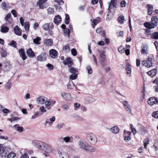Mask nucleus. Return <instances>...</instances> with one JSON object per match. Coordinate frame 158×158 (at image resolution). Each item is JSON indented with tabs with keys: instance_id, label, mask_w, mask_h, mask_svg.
I'll list each match as a JSON object with an SVG mask.
<instances>
[{
	"instance_id": "obj_1",
	"label": "nucleus",
	"mask_w": 158,
	"mask_h": 158,
	"mask_svg": "<svg viewBox=\"0 0 158 158\" xmlns=\"http://www.w3.org/2000/svg\"><path fill=\"white\" fill-rule=\"evenodd\" d=\"M77 146L80 150L90 152H94L96 149L89 145L83 139H80L77 142Z\"/></svg>"
},
{
	"instance_id": "obj_2",
	"label": "nucleus",
	"mask_w": 158,
	"mask_h": 158,
	"mask_svg": "<svg viewBox=\"0 0 158 158\" xmlns=\"http://www.w3.org/2000/svg\"><path fill=\"white\" fill-rule=\"evenodd\" d=\"M86 139L88 142L91 144L95 145L97 142V138L95 134L88 133L86 134Z\"/></svg>"
},
{
	"instance_id": "obj_3",
	"label": "nucleus",
	"mask_w": 158,
	"mask_h": 158,
	"mask_svg": "<svg viewBox=\"0 0 158 158\" xmlns=\"http://www.w3.org/2000/svg\"><path fill=\"white\" fill-rule=\"evenodd\" d=\"M154 59L153 56H150L148 57L147 60H144L142 62V64L146 67L149 68L152 66L153 60Z\"/></svg>"
},
{
	"instance_id": "obj_4",
	"label": "nucleus",
	"mask_w": 158,
	"mask_h": 158,
	"mask_svg": "<svg viewBox=\"0 0 158 158\" xmlns=\"http://www.w3.org/2000/svg\"><path fill=\"white\" fill-rule=\"evenodd\" d=\"M99 59L101 65L104 67L106 66L107 61L105 52L104 51H102L100 53Z\"/></svg>"
},
{
	"instance_id": "obj_5",
	"label": "nucleus",
	"mask_w": 158,
	"mask_h": 158,
	"mask_svg": "<svg viewBox=\"0 0 158 158\" xmlns=\"http://www.w3.org/2000/svg\"><path fill=\"white\" fill-rule=\"evenodd\" d=\"M57 150L60 158H70L69 155L63 151L62 148L58 147Z\"/></svg>"
},
{
	"instance_id": "obj_6",
	"label": "nucleus",
	"mask_w": 158,
	"mask_h": 158,
	"mask_svg": "<svg viewBox=\"0 0 158 158\" xmlns=\"http://www.w3.org/2000/svg\"><path fill=\"white\" fill-rule=\"evenodd\" d=\"M44 151L45 152L43 153V155L47 157L48 156L49 153H52L53 151V149L50 145L46 144Z\"/></svg>"
},
{
	"instance_id": "obj_7",
	"label": "nucleus",
	"mask_w": 158,
	"mask_h": 158,
	"mask_svg": "<svg viewBox=\"0 0 158 158\" xmlns=\"http://www.w3.org/2000/svg\"><path fill=\"white\" fill-rule=\"evenodd\" d=\"M47 99L46 97L41 96L37 98V102L39 104L43 105L44 104L45 106H46V103L47 102Z\"/></svg>"
},
{
	"instance_id": "obj_8",
	"label": "nucleus",
	"mask_w": 158,
	"mask_h": 158,
	"mask_svg": "<svg viewBox=\"0 0 158 158\" xmlns=\"http://www.w3.org/2000/svg\"><path fill=\"white\" fill-rule=\"evenodd\" d=\"M36 144V146L37 148L41 150L44 151L45 149V146H46V143L41 141H35Z\"/></svg>"
},
{
	"instance_id": "obj_9",
	"label": "nucleus",
	"mask_w": 158,
	"mask_h": 158,
	"mask_svg": "<svg viewBox=\"0 0 158 158\" xmlns=\"http://www.w3.org/2000/svg\"><path fill=\"white\" fill-rule=\"evenodd\" d=\"M108 4H109L108 10H110V9L113 8L114 11H115V8H116L117 1L115 0H111L110 2H108Z\"/></svg>"
},
{
	"instance_id": "obj_10",
	"label": "nucleus",
	"mask_w": 158,
	"mask_h": 158,
	"mask_svg": "<svg viewBox=\"0 0 158 158\" xmlns=\"http://www.w3.org/2000/svg\"><path fill=\"white\" fill-rule=\"evenodd\" d=\"M124 140L126 142L128 141L131 139V132L125 130L124 131Z\"/></svg>"
},
{
	"instance_id": "obj_11",
	"label": "nucleus",
	"mask_w": 158,
	"mask_h": 158,
	"mask_svg": "<svg viewBox=\"0 0 158 158\" xmlns=\"http://www.w3.org/2000/svg\"><path fill=\"white\" fill-rule=\"evenodd\" d=\"M148 104L151 106L156 104L158 103V99L154 97L150 98L148 99Z\"/></svg>"
},
{
	"instance_id": "obj_12",
	"label": "nucleus",
	"mask_w": 158,
	"mask_h": 158,
	"mask_svg": "<svg viewBox=\"0 0 158 158\" xmlns=\"http://www.w3.org/2000/svg\"><path fill=\"white\" fill-rule=\"evenodd\" d=\"M123 104L124 108L129 113L131 114V109L130 105L128 104L127 101H124L123 102Z\"/></svg>"
},
{
	"instance_id": "obj_13",
	"label": "nucleus",
	"mask_w": 158,
	"mask_h": 158,
	"mask_svg": "<svg viewBox=\"0 0 158 158\" xmlns=\"http://www.w3.org/2000/svg\"><path fill=\"white\" fill-rule=\"evenodd\" d=\"M47 54L45 52H42L37 57V60L40 61H43L46 59Z\"/></svg>"
},
{
	"instance_id": "obj_14",
	"label": "nucleus",
	"mask_w": 158,
	"mask_h": 158,
	"mask_svg": "<svg viewBox=\"0 0 158 158\" xmlns=\"http://www.w3.org/2000/svg\"><path fill=\"white\" fill-rule=\"evenodd\" d=\"M56 103V101L53 100H47L46 103V106L48 110H50L52 106H53Z\"/></svg>"
},
{
	"instance_id": "obj_15",
	"label": "nucleus",
	"mask_w": 158,
	"mask_h": 158,
	"mask_svg": "<svg viewBox=\"0 0 158 158\" xmlns=\"http://www.w3.org/2000/svg\"><path fill=\"white\" fill-rule=\"evenodd\" d=\"M63 63L64 65H67L69 68L71 67L73 64V61L70 58H66L63 61Z\"/></svg>"
},
{
	"instance_id": "obj_16",
	"label": "nucleus",
	"mask_w": 158,
	"mask_h": 158,
	"mask_svg": "<svg viewBox=\"0 0 158 158\" xmlns=\"http://www.w3.org/2000/svg\"><path fill=\"white\" fill-rule=\"evenodd\" d=\"M141 52L142 54H148V47L147 45L143 44L141 46Z\"/></svg>"
},
{
	"instance_id": "obj_17",
	"label": "nucleus",
	"mask_w": 158,
	"mask_h": 158,
	"mask_svg": "<svg viewBox=\"0 0 158 158\" xmlns=\"http://www.w3.org/2000/svg\"><path fill=\"white\" fill-rule=\"evenodd\" d=\"M55 120V117L53 116L49 118L46 119L45 122V126L48 124L49 126H51L52 125V123Z\"/></svg>"
},
{
	"instance_id": "obj_18",
	"label": "nucleus",
	"mask_w": 158,
	"mask_h": 158,
	"mask_svg": "<svg viewBox=\"0 0 158 158\" xmlns=\"http://www.w3.org/2000/svg\"><path fill=\"white\" fill-rule=\"evenodd\" d=\"M62 97L64 99L67 100H71V95L69 93L62 92L61 93Z\"/></svg>"
},
{
	"instance_id": "obj_19",
	"label": "nucleus",
	"mask_w": 158,
	"mask_h": 158,
	"mask_svg": "<svg viewBox=\"0 0 158 158\" xmlns=\"http://www.w3.org/2000/svg\"><path fill=\"white\" fill-rule=\"evenodd\" d=\"M54 27L53 24L52 23H47L43 26L42 27L45 30H48V29H52Z\"/></svg>"
},
{
	"instance_id": "obj_20",
	"label": "nucleus",
	"mask_w": 158,
	"mask_h": 158,
	"mask_svg": "<svg viewBox=\"0 0 158 158\" xmlns=\"http://www.w3.org/2000/svg\"><path fill=\"white\" fill-rule=\"evenodd\" d=\"M49 54L51 58H55L57 56L58 53L55 50L51 49L49 52Z\"/></svg>"
},
{
	"instance_id": "obj_21",
	"label": "nucleus",
	"mask_w": 158,
	"mask_h": 158,
	"mask_svg": "<svg viewBox=\"0 0 158 158\" xmlns=\"http://www.w3.org/2000/svg\"><path fill=\"white\" fill-rule=\"evenodd\" d=\"M14 31L15 33L17 35L20 36L22 34V30L19 28L18 26H15L14 28Z\"/></svg>"
},
{
	"instance_id": "obj_22",
	"label": "nucleus",
	"mask_w": 158,
	"mask_h": 158,
	"mask_svg": "<svg viewBox=\"0 0 158 158\" xmlns=\"http://www.w3.org/2000/svg\"><path fill=\"white\" fill-rule=\"evenodd\" d=\"M19 52L20 56L23 60H24L27 59V57L26 56L25 52L23 49H20L19 50Z\"/></svg>"
},
{
	"instance_id": "obj_23",
	"label": "nucleus",
	"mask_w": 158,
	"mask_h": 158,
	"mask_svg": "<svg viewBox=\"0 0 158 158\" xmlns=\"http://www.w3.org/2000/svg\"><path fill=\"white\" fill-rule=\"evenodd\" d=\"M6 150L4 149L2 147V145L0 144V154L2 157H5L6 156Z\"/></svg>"
},
{
	"instance_id": "obj_24",
	"label": "nucleus",
	"mask_w": 158,
	"mask_h": 158,
	"mask_svg": "<svg viewBox=\"0 0 158 158\" xmlns=\"http://www.w3.org/2000/svg\"><path fill=\"white\" fill-rule=\"evenodd\" d=\"M144 26L147 28L151 29L155 28V25L152 23H151L149 22H145L144 24Z\"/></svg>"
},
{
	"instance_id": "obj_25",
	"label": "nucleus",
	"mask_w": 158,
	"mask_h": 158,
	"mask_svg": "<svg viewBox=\"0 0 158 158\" xmlns=\"http://www.w3.org/2000/svg\"><path fill=\"white\" fill-rule=\"evenodd\" d=\"M110 131L113 133L117 134L119 131V129L117 126H114L110 128Z\"/></svg>"
},
{
	"instance_id": "obj_26",
	"label": "nucleus",
	"mask_w": 158,
	"mask_h": 158,
	"mask_svg": "<svg viewBox=\"0 0 158 158\" xmlns=\"http://www.w3.org/2000/svg\"><path fill=\"white\" fill-rule=\"evenodd\" d=\"M152 23L155 26L158 25V19L156 16H153L151 18Z\"/></svg>"
},
{
	"instance_id": "obj_27",
	"label": "nucleus",
	"mask_w": 158,
	"mask_h": 158,
	"mask_svg": "<svg viewBox=\"0 0 158 158\" xmlns=\"http://www.w3.org/2000/svg\"><path fill=\"white\" fill-rule=\"evenodd\" d=\"M61 21V17L58 15L55 16L54 19V23L57 24H58Z\"/></svg>"
},
{
	"instance_id": "obj_28",
	"label": "nucleus",
	"mask_w": 158,
	"mask_h": 158,
	"mask_svg": "<svg viewBox=\"0 0 158 158\" xmlns=\"http://www.w3.org/2000/svg\"><path fill=\"white\" fill-rule=\"evenodd\" d=\"M69 71L71 74L78 73V69L74 67H72L69 68Z\"/></svg>"
},
{
	"instance_id": "obj_29",
	"label": "nucleus",
	"mask_w": 158,
	"mask_h": 158,
	"mask_svg": "<svg viewBox=\"0 0 158 158\" xmlns=\"http://www.w3.org/2000/svg\"><path fill=\"white\" fill-rule=\"evenodd\" d=\"M131 66L129 63H127L126 64V67L125 69L126 73L127 74H130L131 73Z\"/></svg>"
},
{
	"instance_id": "obj_30",
	"label": "nucleus",
	"mask_w": 158,
	"mask_h": 158,
	"mask_svg": "<svg viewBox=\"0 0 158 158\" xmlns=\"http://www.w3.org/2000/svg\"><path fill=\"white\" fill-rule=\"evenodd\" d=\"M27 53L28 56L30 57H33L35 55L34 52L31 48H30L27 50Z\"/></svg>"
},
{
	"instance_id": "obj_31",
	"label": "nucleus",
	"mask_w": 158,
	"mask_h": 158,
	"mask_svg": "<svg viewBox=\"0 0 158 158\" xmlns=\"http://www.w3.org/2000/svg\"><path fill=\"white\" fill-rule=\"evenodd\" d=\"M157 71V70L156 69H154L148 72L147 74L151 77H153L156 75Z\"/></svg>"
},
{
	"instance_id": "obj_32",
	"label": "nucleus",
	"mask_w": 158,
	"mask_h": 158,
	"mask_svg": "<svg viewBox=\"0 0 158 158\" xmlns=\"http://www.w3.org/2000/svg\"><path fill=\"white\" fill-rule=\"evenodd\" d=\"M44 44L48 46H50L53 44V41L52 39H47L45 40Z\"/></svg>"
},
{
	"instance_id": "obj_33",
	"label": "nucleus",
	"mask_w": 158,
	"mask_h": 158,
	"mask_svg": "<svg viewBox=\"0 0 158 158\" xmlns=\"http://www.w3.org/2000/svg\"><path fill=\"white\" fill-rule=\"evenodd\" d=\"M147 6L148 7V14L149 15H151L152 13L153 6L152 5L150 4H148Z\"/></svg>"
},
{
	"instance_id": "obj_34",
	"label": "nucleus",
	"mask_w": 158,
	"mask_h": 158,
	"mask_svg": "<svg viewBox=\"0 0 158 158\" xmlns=\"http://www.w3.org/2000/svg\"><path fill=\"white\" fill-rule=\"evenodd\" d=\"M113 16V14L111 12L110 10H109V11L107 15L106 20L107 21L110 20L111 19Z\"/></svg>"
},
{
	"instance_id": "obj_35",
	"label": "nucleus",
	"mask_w": 158,
	"mask_h": 158,
	"mask_svg": "<svg viewBox=\"0 0 158 158\" xmlns=\"http://www.w3.org/2000/svg\"><path fill=\"white\" fill-rule=\"evenodd\" d=\"M9 30V28L5 26H2L1 27V31L2 33H6Z\"/></svg>"
},
{
	"instance_id": "obj_36",
	"label": "nucleus",
	"mask_w": 158,
	"mask_h": 158,
	"mask_svg": "<svg viewBox=\"0 0 158 158\" xmlns=\"http://www.w3.org/2000/svg\"><path fill=\"white\" fill-rule=\"evenodd\" d=\"M14 127L16 129L17 131L19 132H22L23 130V127L21 126H19L18 124L15 125Z\"/></svg>"
},
{
	"instance_id": "obj_37",
	"label": "nucleus",
	"mask_w": 158,
	"mask_h": 158,
	"mask_svg": "<svg viewBox=\"0 0 158 158\" xmlns=\"http://www.w3.org/2000/svg\"><path fill=\"white\" fill-rule=\"evenodd\" d=\"M78 73L71 74L69 77V79L74 80L77 79V77Z\"/></svg>"
},
{
	"instance_id": "obj_38",
	"label": "nucleus",
	"mask_w": 158,
	"mask_h": 158,
	"mask_svg": "<svg viewBox=\"0 0 158 158\" xmlns=\"http://www.w3.org/2000/svg\"><path fill=\"white\" fill-rule=\"evenodd\" d=\"M67 87L70 89H73L74 87V84L72 81H69L68 84L67 85Z\"/></svg>"
},
{
	"instance_id": "obj_39",
	"label": "nucleus",
	"mask_w": 158,
	"mask_h": 158,
	"mask_svg": "<svg viewBox=\"0 0 158 158\" xmlns=\"http://www.w3.org/2000/svg\"><path fill=\"white\" fill-rule=\"evenodd\" d=\"M47 108L44 106H41L39 108V110L41 113L43 114L47 111Z\"/></svg>"
},
{
	"instance_id": "obj_40",
	"label": "nucleus",
	"mask_w": 158,
	"mask_h": 158,
	"mask_svg": "<svg viewBox=\"0 0 158 158\" xmlns=\"http://www.w3.org/2000/svg\"><path fill=\"white\" fill-rule=\"evenodd\" d=\"M61 139L65 143H68L70 142V140L71 139H73V137H72L66 136L64 138H62Z\"/></svg>"
},
{
	"instance_id": "obj_41",
	"label": "nucleus",
	"mask_w": 158,
	"mask_h": 158,
	"mask_svg": "<svg viewBox=\"0 0 158 158\" xmlns=\"http://www.w3.org/2000/svg\"><path fill=\"white\" fill-rule=\"evenodd\" d=\"M2 8L4 10H6L8 9L9 7V5L6 4L5 2H3L2 3Z\"/></svg>"
},
{
	"instance_id": "obj_42",
	"label": "nucleus",
	"mask_w": 158,
	"mask_h": 158,
	"mask_svg": "<svg viewBox=\"0 0 158 158\" xmlns=\"http://www.w3.org/2000/svg\"><path fill=\"white\" fill-rule=\"evenodd\" d=\"M25 29L26 31H28L29 28L30 24L28 22H25L24 26Z\"/></svg>"
},
{
	"instance_id": "obj_43",
	"label": "nucleus",
	"mask_w": 158,
	"mask_h": 158,
	"mask_svg": "<svg viewBox=\"0 0 158 158\" xmlns=\"http://www.w3.org/2000/svg\"><path fill=\"white\" fill-rule=\"evenodd\" d=\"M40 40L41 38L39 37H37L36 38L33 39V41L35 44H40Z\"/></svg>"
},
{
	"instance_id": "obj_44",
	"label": "nucleus",
	"mask_w": 158,
	"mask_h": 158,
	"mask_svg": "<svg viewBox=\"0 0 158 158\" xmlns=\"http://www.w3.org/2000/svg\"><path fill=\"white\" fill-rule=\"evenodd\" d=\"M63 50L65 51L66 52H68L70 51V48L68 45H66L64 46L63 48Z\"/></svg>"
},
{
	"instance_id": "obj_45",
	"label": "nucleus",
	"mask_w": 158,
	"mask_h": 158,
	"mask_svg": "<svg viewBox=\"0 0 158 158\" xmlns=\"http://www.w3.org/2000/svg\"><path fill=\"white\" fill-rule=\"evenodd\" d=\"M149 140L148 138L145 139L143 141L144 144V148L146 149V147L148 144L149 143Z\"/></svg>"
},
{
	"instance_id": "obj_46",
	"label": "nucleus",
	"mask_w": 158,
	"mask_h": 158,
	"mask_svg": "<svg viewBox=\"0 0 158 158\" xmlns=\"http://www.w3.org/2000/svg\"><path fill=\"white\" fill-rule=\"evenodd\" d=\"M15 154L13 152H10L9 154L7 155L6 154V156H7V158H14L15 156Z\"/></svg>"
},
{
	"instance_id": "obj_47",
	"label": "nucleus",
	"mask_w": 158,
	"mask_h": 158,
	"mask_svg": "<svg viewBox=\"0 0 158 158\" xmlns=\"http://www.w3.org/2000/svg\"><path fill=\"white\" fill-rule=\"evenodd\" d=\"M86 69L89 74H91L92 73V70L90 66L89 65H87L86 67Z\"/></svg>"
},
{
	"instance_id": "obj_48",
	"label": "nucleus",
	"mask_w": 158,
	"mask_h": 158,
	"mask_svg": "<svg viewBox=\"0 0 158 158\" xmlns=\"http://www.w3.org/2000/svg\"><path fill=\"white\" fill-rule=\"evenodd\" d=\"M48 14L49 15L53 14L54 13V9L52 8L49 7L48 9Z\"/></svg>"
},
{
	"instance_id": "obj_49",
	"label": "nucleus",
	"mask_w": 158,
	"mask_h": 158,
	"mask_svg": "<svg viewBox=\"0 0 158 158\" xmlns=\"http://www.w3.org/2000/svg\"><path fill=\"white\" fill-rule=\"evenodd\" d=\"M65 126L64 123H60L58 124L56 126L57 128L58 129H60Z\"/></svg>"
},
{
	"instance_id": "obj_50",
	"label": "nucleus",
	"mask_w": 158,
	"mask_h": 158,
	"mask_svg": "<svg viewBox=\"0 0 158 158\" xmlns=\"http://www.w3.org/2000/svg\"><path fill=\"white\" fill-rule=\"evenodd\" d=\"M152 37L155 39H158V32H154L152 35Z\"/></svg>"
},
{
	"instance_id": "obj_51",
	"label": "nucleus",
	"mask_w": 158,
	"mask_h": 158,
	"mask_svg": "<svg viewBox=\"0 0 158 158\" xmlns=\"http://www.w3.org/2000/svg\"><path fill=\"white\" fill-rule=\"evenodd\" d=\"M101 21V19L99 17H98L96 18V19H94L93 21V23L94 25H96L99 22H100Z\"/></svg>"
},
{
	"instance_id": "obj_52",
	"label": "nucleus",
	"mask_w": 158,
	"mask_h": 158,
	"mask_svg": "<svg viewBox=\"0 0 158 158\" xmlns=\"http://www.w3.org/2000/svg\"><path fill=\"white\" fill-rule=\"evenodd\" d=\"M69 17L68 15H65V23L68 24L69 23Z\"/></svg>"
},
{
	"instance_id": "obj_53",
	"label": "nucleus",
	"mask_w": 158,
	"mask_h": 158,
	"mask_svg": "<svg viewBox=\"0 0 158 158\" xmlns=\"http://www.w3.org/2000/svg\"><path fill=\"white\" fill-rule=\"evenodd\" d=\"M124 18L123 16H120L118 19V21L120 23H123L124 20Z\"/></svg>"
},
{
	"instance_id": "obj_54",
	"label": "nucleus",
	"mask_w": 158,
	"mask_h": 158,
	"mask_svg": "<svg viewBox=\"0 0 158 158\" xmlns=\"http://www.w3.org/2000/svg\"><path fill=\"white\" fill-rule=\"evenodd\" d=\"M9 44L14 48L16 47L17 44L16 42L14 40L11 41L10 43H9Z\"/></svg>"
},
{
	"instance_id": "obj_55",
	"label": "nucleus",
	"mask_w": 158,
	"mask_h": 158,
	"mask_svg": "<svg viewBox=\"0 0 158 158\" xmlns=\"http://www.w3.org/2000/svg\"><path fill=\"white\" fill-rule=\"evenodd\" d=\"M130 127L131 128V132H132L134 134H135L137 133V131L136 130V129L131 124L130 125Z\"/></svg>"
},
{
	"instance_id": "obj_56",
	"label": "nucleus",
	"mask_w": 158,
	"mask_h": 158,
	"mask_svg": "<svg viewBox=\"0 0 158 158\" xmlns=\"http://www.w3.org/2000/svg\"><path fill=\"white\" fill-rule=\"evenodd\" d=\"M118 50L119 52L121 54L123 53L125 51L124 48L122 46H121L118 48Z\"/></svg>"
},
{
	"instance_id": "obj_57",
	"label": "nucleus",
	"mask_w": 158,
	"mask_h": 158,
	"mask_svg": "<svg viewBox=\"0 0 158 158\" xmlns=\"http://www.w3.org/2000/svg\"><path fill=\"white\" fill-rule=\"evenodd\" d=\"M85 6L83 5H81L78 7V9L79 11H83L85 9Z\"/></svg>"
},
{
	"instance_id": "obj_58",
	"label": "nucleus",
	"mask_w": 158,
	"mask_h": 158,
	"mask_svg": "<svg viewBox=\"0 0 158 158\" xmlns=\"http://www.w3.org/2000/svg\"><path fill=\"white\" fill-rule=\"evenodd\" d=\"M152 116L156 118H158V111L153 112L152 114Z\"/></svg>"
},
{
	"instance_id": "obj_59",
	"label": "nucleus",
	"mask_w": 158,
	"mask_h": 158,
	"mask_svg": "<svg viewBox=\"0 0 158 158\" xmlns=\"http://www.w3.org/2000/svg\"><path fill=\"white\" fill-rule=\"evenodd\" d=\"M11 16V14L10 13H8V14L5 17V19L9 22H10V21H9V19H10V16Z\"/></svg>"
},
{
	"instance_id": "obj_60",
	"label": "nucleus",
	"mask_w": 158,
	"mask_h": 158,
	"mask_svg": "<svg viewBox=\"0 0 158 158\" xmlns=\"http://www.w3.org/2000/svg\"><path fill=\"white\" fill-rule=\"evenodd\" d=\"M71 52L73 56H76L77 55V52L75 49H72L71 50Z\"/></svg>"
},
{
	"instance_id": "obj_61",
	"label": "nucleus",
	"mask_w": 158,
	"mask_h": 158,
	"mask_svg": "<svg viewBox=\"0 0 158 158\" xmlns=\"http://www.w3.org/2000/svg\"><path fill=\"white\" fill-rule=\"evenodd\" d=\"M64 32L65 34L68 35L69 36V35L70 31L68 28H66L64 29Z\"/></svg>"
},
{
	"instance_id": "obj_62",
	"label": "nucleus",
	"mask_w": 158,
	"mask_h": 158,
	"mask_svg": "<svg viewBox=\"0 0 158 158\" xmlns=\"http://www.w3.org/2000/svg\"><path fill=\"white\" fill-rule=\"evenodd\" d=\"M39 114V112L37 111H36L34 115L32 116L31 119H34L36 118L38 116Z\"/></svg>"
},
{
	"instance_id": "obj_63",
	"label": "nucleus",
	"mask_w": 158,
	"mask_h": 158,
	"mask_svg": "<svg viewBox=\"0 0 158 158\" xmlns=\"http://www.w3.org/2000/svg\"><path fill=\"white\" fill-rule=\"evenodd\" d=\"M2 111L3 113L4 114H6L9 113L10 112V110L6 108H3Z\"/></svg>"
},
{
	"instance_id": "obj_64",
	"label": "nucleus",
	"mask_w": 158,
	"mask_h": 158,
	"mask_svg": "<svg viewBox=\"0 0 158 158\" xmlns=\"http://www.w3.org/2000/svg\"><path fill=\"white\" fill-rule=\"evenodd\" d=\"M46 66L47 67L48 69L50 70H52L53 69V66L51 64H48Z\"/></svg>"
}]
</instances>
